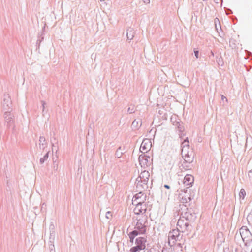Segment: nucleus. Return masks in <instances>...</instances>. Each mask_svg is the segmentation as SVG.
Segmentation results:
<instances>
[{"instance_id":"1","label":"nucleus","mask_w":252,"mask_h":252,"mask_svg":"<svg viewBox=\"0 0 252 252\" xmlns=\"http://www.w3.org/2000/svg\"><path fill=\"white\" fill-rule=\"evenodd\" d=\"M186 211L181 213V216L186 219L188 222H193L196 219V213L191 208H188L185 206Z\"/></svg>"},{"instance_id":"2","label":"nucleus","mask_w":252,"mask_h":252,"mask_svg":"<svg viewBox=\"0 0 252 252\" xmlns=\"http://www.w3.org/2000/svg\"><path fill=\"white\" fill-rule=\"evenodd\" d=\"M147 242V237H138L135 241V246L132 247L131 249L132 252H138L140 250H143L146 249V243Z\"/></svg>"},{"instance_id":"3","label":"nucleus","mask_w":252,"mask_h":252,"mask_svg":"<svg viewBox=\"0 0 252 252\" xmlns=\"http://www.w3.org/2000/svg\"><path fill=\"white\" fill-rule=\"evenodd\" d=\"M147 222V218L146 217L145 220L139 219L134 226V230L132 231H136L138 235L144 234L146 232V225L145 223Z\"/></svg>"},{"instance_id":"4","label":"nucleus","mask_w":252,"mask_h":252,"mask_svg":"<svg viewBox=\"0 0 252 252\" xmlns=\"http://www.w3.org/2000/svg\"><path fill=\"white\" fill-rule=\"evenodd\" d=\"M184 218H183L182 216H180V219L178 220L177 223V227L181 229L182 232L189 230V222L186 219L184 220Z\"/></svg>"},{"instance_id":"5","label":"nucleus","mask_w":252,"mask_h":252,"mask_svg":"<svg viewBox=\"0 0 252 252\" xmlns=\"http://www.w3.org/2000/svg\"><path fill=\"white\" fill-rule=\"evenodd\" d=\"M13 117L12 114L9 111H6L4 114L5 122L7 123V126L9 128L14 127Z\"/></svg>"},{"instance_id":"6","label":"nucleus","mask_w":252,"mask_h":252,"mask_svg":"<svg viewBox=\"0 0 252 252\" xmlns=\"http://www.w3.org/2000/svg\"><path fill=\"white\" fill-rule=\"evenodd\" d=\"M152 146L151 142L149 139H144L140 148V151L142 153H147L151 148Z\"/></svg>"},{"instance_id":"7","label":"nucleus","mask_w":252,"mask_h":252,"mask_svg":"<svg viewBox=\"0 0 252 252\" xmlns=\"http://www.w3.org/2000/svg\"><path fill=\"white\" fill-rule=\"evenodd\" d=\"M2 106L4 110L9 111L11 109L12 102L9 94H4Z\"/></svg>"},{"instance_id":"8","label":"nucleus","mask_w":252,"mask_h":252,"mask_svg":"<svg viewBox=\"0 0 252 252\" xmlns=\"http://www.w3.org/2000/svg\"><path fill=\"white\" fill-rule=\"evenodd\" d=\"M149 159H150V157L149 156L145 155H140L139 156L138 160L140 164L142 167H145V166H148L150 165V162L149 161Z\"/></svg>"},{"instance_id":"9","label":"nucleus","mask_w":252,"mask_h":252,"mask_svg":"<svg viewBox=\"0 0 252 252\" xmlns=\"http://www.w3.org/2000/svg\"><path fill=\"white\" fill-rule=\"evenodd\" d=\"M147 210V206L145 203H141L135 206L133 209V212L135 214L139 215L140 214H143L146 213Z\"/></svg>"},{"instance_id":"10","label":"nucleus","mask_w":252,"mask_h":252,"mask_svg":"<svg viewBox=\"0 0 252 252\" xmlns=\"http://www.w3.org/2000/svg\"><path fill=\"white\" fill-rule=\"evenodd\" d=\"M150 174L148 171L144 170L139 174V176L136 178V181L148 182L149 181Z\"/></svg>"},{"instance_id":"11","label":"nucleus","mask_w":252,"mask_h":252,"mask_svg":"<svg viewBox=\"0 0 252 252\" xmlns=\"http://www.w3.org/2000/svg\"><path fill=\"white\" fill-rule=\"evenodd\" d=\"M180 231L179 228L177 227V229H173L172 231H170L169 235H168V239L174 240L176 239V237H180L182 238V235H180Z\"/></svg>"},{"instance_id":"12","label":"nucleus","mask_w":252,"mask_h":252,"mask_svg":"<svg viewBox=\"0 0 252 252\" xmlns=\"http://www.w3.org/2000/svg\"><path fill=\"white\" fill-rule=\"evenodd\" d=\"M148 182H138L136 181L137 191H143L148 188Z\"/></svg>"},{"instance_id":"13","label":"nucleus","mask_w":252,"mask_h":252,"mask_svg":"<svg viewBox=\"0 0 252 252\" xmlns=\"http://www.w3.org/2000/svg\"><path fill=\"white\" fill-rule=\"evenodd\" d=\"M194 181V177L191 175H186L184 179L183 183L187 186H192Z\"/></svg>"},{"instance_id":"14","label":"nucleus","mask_w":252,"mask_h":252,"mask_svg":"<svg viewBox=\"0 0 252 252\" xmlns=\"http://www.w3.org/2000/svg\"><path fill=\"white\" fill-rule=\"evenodd\" d=\"M134 198H135L136 199L139 201L138 203H145V201L146 200V195L142 191H139L138 193L134 196Z\"/></svg>"},{"instance_id":"15","label":"nucleus","mask_w":252,"mask_h":252,"mask_svg":"<svg viewBox=\"0 0 252 252\" xmlns=\"http://www.w3.org/2000/svg\"><path fill=\"white\" fill-rule=\"evenodd\" d=\"M240 234L243 239L245 237H248V236L252 234L246 226H243L240 229Z\"/></svg>"},{"instance_id":"16","label":"nucleus","mask_w":252,"mask_h":252,"mask_svg":"<svg viewBox=\"0 0 252 252\" xmlns=\"http://www.w3.org/2000/svg\"><path fill=\"white\" fill-rule=\"evenodd\" d=\"M39 142V149L44 150L47 146V142L44 136H40Z\"/></svg>"},{"instance_id":"17","label":"nucleus","mask_w":252,"mask_h":252,"mask_svg":"<svg viewBox=\"0 0 252 252\" xmlns=\"http://www.w3.org/2000/svg\"><path fill=\"white\" fill-rule=\"evenodd\" d=\"M49 229H50L49 240H50V242L52 243V241L54 240L55 236V226L53 224V223H51L50 224Z\"/></svg>"},{"instance_id":"18","label":"nucleus","mask_w":252,"mask_h":252,"mask_svg":"<svg viewBox=\"0 0 252 252\" xmlns=\"http://www.w3.org/2000/svg\"><path fill=\"white\" fill-rule=\"evenodd\" d=\"M134 31L133 29L132 28H129L127 30V38L128 40H131L133 39L134 37Z\"/></svg>"},{"instance_id":"19","label":"nucleus","mask_w":252,"mask_h":252,"mask_svg":"<svg viewBox=\"0 0 252 252\" xmlns=\"http://www.w3.org/2000/svg\"><path fill=\"white\" fill-rule=\"evenodd\" d=\"M141 125L142 121L141 119H135L132 123V126L135 129H137L139 127H140Z\"/></svg>"},{"instance_id":"20","label":"nucleus","mask_w":252,"mask_h":252,"mask_svg":"<svg viewBox=\"0 0 252 252\" xmlns=\"http://www.w3.org/2000/svg\"><path fill=\"white\" fill-rule=\"evenodd\" d=\"M128 235L129 238L130 242L133 243L134 242V238L136 236H137L138 235V233L136 232V231H132L130 232H129V233L128 234Z\"/></svg>"},{"instance_id":"21","label":"nucleus","mask_w":252,"mask_h":252,"mask_svg":"<svg viewBox=\"0 0 252 252\" xmlns=\"http://www.w3.org/2000/svg\"><path fill=\"white\" fill-rule=\"evenodd\" d=\"M244 243L247 247V250L251 252L252 251V240H250V241L245 240Z\"/></svg>"},{"instance_id":"22","label":"nucleus","mask_w":252,"mask_h":252,"mask_svg":"<svg viewBox=\"0 0 252 252\" xmlns=\"http://www.w3.org/2000/svg\"><path fill=\"white\" fill-rule=\"evenodd\" d=\"M184 161L186 163H190L193 162V158L190 157L189 155V153L185 154V155L184 156Z\"/></svg>"},{"instance_id":"23","label":"nucleus","mask_w":252,"mask_h":252,"mask_svg":"<svg viewBox=\"0 0 252 252\" xmlns=\"http://www.w3.org/2000/svg\"><path fill=\"white\" fill-rule=\"evenodd\" d=\"M49 151H48L44 155L43 158H41L40 159V163L41 164H43L49 158Z\"/></svg>"},{"instance_id":"24","label":"nucleus","mask_w":252,"mask_h":252,"mask_svg":"<svg viewBox=\"0 0 252 252\" xmlns=\"http://www.w3.org/2000/svg\"><path fill=\"white\" fill-rule=\"evenodd\" d=\"M44 39V36H43V33L42 32L40 34L39 33L38 34V39L36 42L37 46H38V47H39V45L40 43L42 42V40Z\"/></svg>"},{"instance_id":"25","label":"nucleus","mask_w":252,"mask_h":252,"mask_svg":"<svg viewBox=\"0 0 252 252\" xmlns=\"http://www.w3.org/2000/svg\"><path fill=\"white\" fill-rule=\"evenodd\" d=\"M217 62L219 65L222 66L223 65V61L221 56H216Z\"/></svg>"},{"instance_id":"26","label":"nucleus","mask_w":252,"mask_h":252,"mask_svg":"<svg viewBox=\"0 0 252 252\" xmlns=\"http://www.w3.org/2000/svg\"><path fill=\"white\" fill-rule=\"evenodd\" d=\"M191 200V198L190 196L186 197V196H182L181 198V201L183 203H186Z\"/></svg>"},{"instance_id":"27","label":"nucleus","mask_w":252,"mask_h":252,"mask_svg":"<svg viewBox=\"0 0 252 252\" xmlns=\"http://www.w3.org/2000/svg\"><path fill=\"white\" fill-rule=\"evenodd\" d=\"M135 111V106L133 105H130L127 109V112L129 114H132Z\"/></svg>"},{"instance_id":"28","label":"nucleus","mask_w":252,"mask_h":252,"mask_svg":"<svg viewBox=\"0 0 252 252\" xmlns=\"http://www.w3.org/2000/svg\"><path fill=\"white\" fill-rule=\"evenodd\" d=\"M123 154V152L121 151V147H119L115 153V156L116 157L118 158H120L121 157L122 155Z\"/></svg>"},{"instance_id":"29","label":"nucleus","mask_w":252,"mask_h":252,"mask_svg":"<svg viewBox=\"0 0 252 252\" xmlns=\"http://www.w3.org/2000/svg\"><path fill=\"white\" fill-rule=\"evenodd\" d=\"M51 143L53 148L56 147V145L57 144L58 141L55 137H53L51 139Z\"/></svg>"},{"instance_id":"30","label":"nucleus","mask_w":252,"mask_h":252,"mask_svg":"<svg viewBox=\"0 0 252 252\" xmlns=\"http://www.w3.org/2000/svg\"><path fill=\"white\" fill-rule=\"evenodd\" d=\"M246 195V192L244 190V189H242L240 190V193H239V196L240 198H242V199H244L245 196Z\"/></svg>"},{"instance_id":"31","label":"nucleus","mask_w":252,"mask_h":252,"mask_svg":"<svg viewBox=\"0 0 252 252\" xmlns=\"http://www.w3.org/2000/svg\"><path fill=\"white\" fill-rule=\"evenodd\" d=\"M174 125L177 126L178 130L180 131H182L183 130V126H181V125L180 124L179 122H176V124H174Z\"/></svg>"},{"instance_id":"32","label":"nucleus","mask_w":252,"mask_h":252,"mask_svg":"<svg viewBox=\"0 0 252 252\" xmlns=\"http://www.w3.org/2000/svg\"><path fill=\"white\" fill-rule=\"evenodd\" d=\"M139 201H138L137 199H136L135 198H133L132 199V204L134 205H135L136 206H137L139 204H140L141 203H139L138 202Z\"/></svg>"},{"instance_id":"33","label":"nucleus","mask_w":252,"mask_h":252,"mask_svg":"<svg viewBox=\"0 0 252 252\" xmlns=\"http://www.w3.org/2000/svg\"><path fill=\"white\" fill-rule=\"evenodd\" d=\"M112 216V213L110 211H108L106 213L105 217L107 219H110Z\"/></svg>"},{"instance_id":"34","label":"nucleus","mask_w":252,"mask_h":252,"mask_svg":"<svg viewBox=\"0 0 252 252\" xmlns=\"http://www.w3.org/2000/svg\"><path fill=\"white\" fill-rule=\"evenodd\" d=\"M53 241H52V243L50 242V241H49V249H50L51 251H52L53 250L55 251L54 250V246L53 245Z\"/></svg>"},{"instance_id":"35","label":"nucleus","mask_w":252,"mask_h":252,"mask_svg":"<svg viewBox=\"0 0 252 252\" xmlns=\"http://www.w3.org/2000/svg\"><path fill=\"white\" fill-rule=\"evenodd\" d=\"M243 242H245V240L250 241V240H252V235L251 234L249 236H248V237H245L243 239Z\"/></svg>"},{"instance_id":"36","label":"nucleus","mask_w":252,"mask_h":252,"mask_svg":"<svg viewBox=\"0 0 252 252\" xmlns=\"http://www.w3.org/2000/svg\"><path fill=\"white\" fill-rule=\"evenodd\" d=\"M41 103L42 106L43 108L42 111L44 113L45 111V105H46V103L44 101H43V100L41 101Z\"/></svg>"},{"instance_id":"37","label":"nucleus","mask_w":252,"mask_h":252,"mask_svg":"<svg viewBox=\"0 0 252 252\" xmlns=\"http://www.w3.org/2000/svg\"><path fill=\"white\" fill-rule=\"evenodd\" d=\"M176 119H177V117L176 116H175L174 117H172L171 118V121L173 123V124H176V122H177L176 121Z\"/></svg>"},{"instance_id":"38","label":"nucleus","mask_w":252,"mask_h":252,"mask_svg":"<svg viewBox=\"0 0 252 252\" xmlns=\"http://www.w3.org/2000/svg\"><path fill=\"white\" fill-rule=\"evenodd\" d=\"M252 163V161H249L248 163V168H249V169H250V170L249 171V173H252V168L251 167Z\"/></svg>"},{"instance_id":"39","label":"nucleus","mask_w":252,"mask_h":252,"mask_svg":"<svg viewBox=\"0 0 252 252\" xmlns=\"http://www.w3.org/2000/svg\"><path fill=\"white\" fill-rule=\"evenodd\" d=\"M189 143V141H188V138H187L184 141V142H183L182 144H185L184 145V146H185L186 145H187V146H189V145L188 144Z\"/></svg>"},{"instance_id":"40","label":"nucleus","mask_w":252,"mask_h":252,"mask_svg":"<svg viewBox=\"0 0 252 252\" xmlns=\"http://www.w3.org/2000/svg\"><path fill=\"white\" fill-rule=\"evenodd\" d=\"M194 55L195 57L197 59L199 57V51L198 50H194Z\"/></svg>"},{"instance_id":"41","label":"nucleus","mask_w":252,"mask_h":252,"mask_svg":"<svg viewBox=\"0 0 252 252\" xmlns=\"http://www.w3.org/2000/svg\"><path fill=\"white\" fill-rule=\"evenodd\" d=\"M163 186L165 188H166L167 189H170V186L168 185L165 184Z\"/></svg>"},{"instance_id":"42","label":"nucleus","mask_w":252,"mask_h":252,"mask_svg":"<svg viewBox=\"0 0 252 252\" xmlns=\"http://www.w3.org/2000/svg\"><path fill=\"white\" fill-rule=\"evenodd\" d=\"M221 99L222 100H225L226 101H227V99L225 96H224L223 95H221Z\"/></svg>"},{"instance_id":"43","label":"nucleus","mask_w":252,"mask_h":252,"mask_svg":"<svg viewBox=\"0 0 252 252\" xmlns=\"http://www.w3.org/2000/svg\"><path fill=\"white\" fill-rule=\"evenodd\" d=\"M182 238H181L180 237H176V239H174V240H175V241H181V240L182 239Z\"/></svg>"},{"instance_id":"44","label":"nucleus","mask_w":252,"mask_h":252,"mask_svg":"<svg viewBox=\"0 0 252 252\" xmlns=\"http://www.w3.org/2000/svg\"><path fill=\"white\" fill-rule=\"evenodd\" d=\"M143 0V2L145 3H150V0Z\"/></svg>"},{"instance_id":"45","label":"nucleus","mask_w":252,"mask_h":252,"mask_svg":"<svg viewBox=\"0 0 252 252\" xmlns=\"http://www.w3.org/2000/svg\"><path fill=\"white\" fill-rule=\"evenodd\" d=\"M210 54H211V55L210 56V57L211 56L212 57H214V52L212 51H211L210 52Z\"/></svg>"},{"instance_id":"46","label":"nucleus","mask_w":252,"mask_h":252,"mask_svg":"<svg viewBox=\"0 0 252 252\" xmlns=\"http://www.w3.org/2000/svg\"><path fill=\"white\" fill-rule=\"evenodd\" d=\"M188 189V187L186 188V189H184V191L185 193H186L187 192Z\"/></svg>"},{"instance_id":"47","label":"nucleus","mask_w":252,"mask_h":252,"mask_svg":"<svg viewBox=\"0 0 252 252\" xmlns=\"http://www.w3.org/2000/svg\"><path fill=\"white\" fill-rule=\"evenodd\" d=\"M177 245H178V247H180V248H182V244H181V243H178V244H177Z\"/></svg>"},{"instance_id":"48","label":"nucleus","mask_w":252,"mask_h":252,"mask_svg":"<svg viewBox=\"0 0 252 252\" xmlns=\"http://www.w3.org/2000/svg\"><path fill=\"white\" fill-rule=\"evenodd\" d=\"M216 19H217L218 21H219V19H218L217 18H216L215 20H216Z\"/></svg>"},{"instance_id":"49","label":"nucleus","mask_w":252,"mask_h":252,"mask_svg":"<svg viewBox=\"0 0 252 252\" xmlns=\"http://www.w3.org/2000/svg\"><path fill=\"white\" fill-rule=\"evenodd\" d=\"M216 30H217L218 28H217V26L216 25Z\"/></svg>"}]
</instances>
